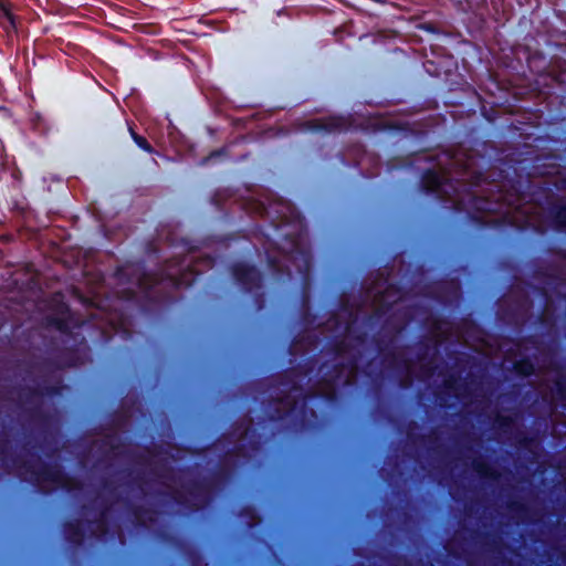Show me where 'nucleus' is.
<instances>
[{
	"label": "nucleus",
	"instance_id": "7ed1b4c3",
	"mask_svg": "<svg viewBox=\"0 0 566 566\" xmlns=\"http://www.w3.org/2000/svg\"><path fill=\"white\" fill-rule=\"evenodd\" d=\"M557 219L560 227L566 228V209L559 212Z\"/></svg>",
	"mask_w": 566,
	"mask_h": 566
},
{
	"label": "nucleus",
	"instance_id": "f257e3e1",
	"mask_svg": "<svg viewBox=\"0 0 566 566\" xmlns=\"http://www.w3.org/2000/svg\"><path fill=\"white\" fill-rule=\"evenodd\" d=\"M0 23L7 31L15 29L13 4L9 0H0Z\"/></svg>",
	"mask_w": 566,
	"mask_h": 566
},
{
	"label": "nucleus",
	"instance_id": "f03ea898",
	"mask_svg": "<svg viewBox=\"0 0 566 566\" xmlns=\"http://www.w3.org/2000/svg\"><path fill=\"white\" fill-rule=\"evenodd\" d=\"M133 138H134V140L136 142V144H137L140 148H143V149H145V150H147V151H151V147H150V145L148 144V142H147L144 137L138 136V135H136V134H134V133H133Z\"/></svg>",
	"mask_w": 566,
	"mask_h": 566
}]
</instances>
